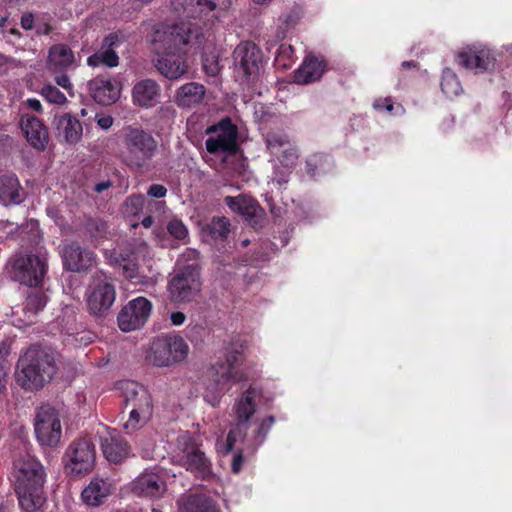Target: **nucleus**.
Wrapping results in <instances>:
<instances>
[{
    "label": "nucleus",
    "mask_w": 512,
    "mask_h": 512,
    "mask_svg": "<svg viewBox=\"0 0 512 512\" xmlns=\"http://www.w3.org/2000/svg\"><path fill=\"white\" fill-rule=\"evenodd\" d=\"M177 462L187 471L201 478L211 475V463L199 449L192 436L185 432L177 438Z\"/></svg>",
    "instance_id": "obj_11"
},
{
    "label": "nucleus",
    "mask_w": 512,
    "mask_h": 512,
    "mask_svg": "<svg viewBox=\"0 0 512 512\" xmlns=\"http://www.w3.org/2000/svg\"><path fill=\"white\" fill-rule=\"evenodd\" d=\"M141 224L145 228H150L153 224V218L151 216H147L142 220Z\"/></svg>",
    "instance_id": "obj_62"
},
{
    "label": "nucleus",
    "mask_w": 512,
    "mask_h": 512,
    "mask_svg": "<svg viewBox=\"0 0 512 512\" xmlns=\"http://www.w3.org/2000/svg\"><path fill=\"white\" fill-rule=\"evenodd\" d=\"M231 0H171L175 14L185 19H202L214 10H225Z\"/></svg>",
    "instance_id": "obj_18"
},
{
    "label": "nucleus",
    "mask_w": 512,
    "mask_h": 512,
    "mask_svg": "<svg viewBox=\"0 0 512 512\" xmlns=\"http://www.w3.org/2000/svg\"><path fill=\"white\" fill-rule=\"evenodd\" d=\"M121 265L123 275L129 279L133 284L143 283L142 277L138 275V267L132 261L123 260Z\"/></svg>",
    "instance_id": "obj_49"
},
{
    "label": "nucleus",
    "mask_w": 512,
    "mask_h": 512,
    "mask_svg": "<svg viewBox=\"0 0 512 512\" xmlns=\"http://www.w3.org/2000/svg\"><path fill=\"white\" fill-rule=\"evenodd\" d=\"M275 423V419L273 416H268L264 418L260 423L258 428L254 432V443L256 445H261L267 434L269 433L270 429L272 428L273 424Z\"/></svg>",
    "instance_id": "obj_46"
},
{
    "label": "nucleus",
    "mask_w": 512,
    "mask_h": 512,
    "mask_svg": "<svg viewBox=\"0 0 512 512\" xmlns=\"http://www.w3.org/2000/svg\"><path fill=\"white\" fill-rule=\"evenodd\" d=\"M206 96V88L198 82L181 85L175 92L174 102L183 109H191L201 105Z\"/></svg>",
    "instance_id": "obj_26"
},
{
    "label": "nucleus",
    "mask_w": 512,
    "mask_h": 512,
    "mask_svg": "<svg viewBox=\"0 0 512 512\" xmlns=\"http://www.w3.org/2000/svg\"><path fill=\"white\" fill-rule=\"evenodd\" d=\"M37 34L47 35L51 32L52 26L44 18L36 17L35 27Z\"/></svg>",
    "instance_id": "obj_53"
},
{
    "label": "nucleus",
    "mask_w": 512,
    "mask_h": 512,
    "mask_svg": "<svg viewBox=\"0 0 512 512\" xmlns=\"http://www.w3.org/2000/svg\"><path fill=\"white\" fill-rule=\"evenodd\" d=\"M23 200L22 188L14 175L0 176V202L5 206L17 205Z\"/></svg>",
    "instance_id": "obj_34"
},
{
    "label": "nucleus",
    "mask_w": 512,
    "mask_h": 512,
    "mask_svg": "<svg viewBox=\"0 0 512 512\" xmlns=\"http://www.w3.org/2000/svg\"><path fill=\"white\" fill-rule=\"evenodd\" d=\"M123 162L132 169H143L157 152L155 138L142 128L128 126L122 133Z\"/></svg>",
    "instance_id": "obj_4"
},
{
    "label": "nucleus",
    "mask_w": 512,
    "mask_h": 512,
    "mask_svg": "<svg viewBox=\"0 0 512 512\" xmlns=\"http://www.w3.org/2000/svg\"><path fill=\"white\" fill-rule=\"evenodd\" d=\"M267 147L272 155L278 158L279 163L284 170L276 166L272 183L281 188L289 180L291 170L297 164L299 154L296 146L286 135L271 133L266 138Z\"/></svg>",
    "instance_id": "obj_10"
},
{
    "label": "nucleus",
    "mask_w": 512,
    "mask_h": 512,
    "mask_svg": "<svg viewBox=\"0 0 512 512\" xmlns=\"http://www.w3.org/2000/svg\"><path fill=\"white\" fill-rule=\"evenodd\" d=\"M116 299L115 286L110 278L103 274H95L86 290L88 310L95 316H105Z\"/></svg>",
    "instance_id": "obj_13"
},
{
    "label": "nucleus",
    "mask_w": 512,
    "mask_h": 512,
    "mask_svg": "<svg viewBox=\"0 0 512 512\" xmlns=\"http://www.w3.org/2000/svg\"><path fill=\"white\" fill-rule=\"evenodd\" d=\"M168 233L177 240H185L188 237V229L185 224L177 218L171 219L167 223Z\"/></svg>",
    "instance_id": "obj_45"
},
{
    "label": "nucleus",
    "mask_w": 512,
    "mask_h": 512,
    "mask_svg": "<svg viewBox=\"0 0 512 512\" xmlns=\"http://www.w3.org/2000/svg\"><path fill=\"white\" fill-rule=\"evenodd\" d=\"M57 372L53 351L38 345L30 346L19 357L15 381L26 391H38L49 383Z\"/></svg>",
    "instance_id": "obj_1"
},
{
    "label": "nucleus",
    "mask_w": 512,
    "mask_h": 512,
    "mask_svg": "<svg viewBox=\"0 0 512 512\" xmlns=\"http://www.w3.org/2000/svg\"><path fill=\"white\" fill-rule=\"evenodd\" d=\"M41 95L52 104L63 105L66 103V96L55 86L46 85L41 90Z\"/></svg>",
    "instance_id": "obj_44"
},
{
    "label": "nucleus",
    "mask_w": 512,
    "mask_h": 512,
    "mask_svg": "<svg viewBox=\"0 0 512 512\" xmlns=\"http://www.w3.org/2000/svg\"><path fill=\"white\" fill-rule=\"evenodd\" d=\"M54 124L59 135L64 138L67 143L75 144L80 141L83 133L80 121L69 113L55 117Z\"/></svg>",
    "instance_id": "obj_33"
},
{
    "label": "nucleus",
    "mask_w": 512,
    "mask_h": 512,
    "mask_svg": "<svg viewBox=\"0 0 512 512\" xmlns=\"http://www.w3.org/2000/svg\"><path fill=\"white\" fill-rule=\"evenodd\" d=\"M60 255L64 267L72 272H83L91 269L96 265V254L82 247L79 243L69 241L63 243L60 248Z\"/></svg>",
    "instance_id": "obj_19"
},
{
    "label": "nucleus",
    "mask_w": 512,
    "mask_h": 512,
    "mask_svg": "<svg viewBox=\"0 0 512 512\" xmlns=\"http://www.w3.org/2000/svg\"><path fill=\"white\" fill-rule=\"evenodd\" d=\"M152 304L144 297H137L128 302L118 314V326L123 332H130L142 327L151 315Z\"/></svg>",
    "instance_id": "obj_17"
},
{
    "label": "nucleus",
    "mask_w": 512,
    "mask_h": 512,
    "mask_svg": "<svg viewBox=\"0 0 512 512\" xmlns=\"http://www.w3.org/2000/svg\"><path fill=\"white\" fill-rule=\"evenodd\" d=\"M8 355L9 347L4 343L0 344V391L5 388V380L9 369L7 363Z\"/></svg>",
    "instance_id": "obj_48"
},
{
    "label": "nucleus",
    "mask_w": 512,
    "mask_h": 512,
    "mask_svg": "<svg viewBox=\"0 0 512 512\" xmlns=\"http://www.w3.org/2000/svg\"><path fill=\"white\" fill-rule=\"evenodd\" d=\"M14 477L20 507L27 512L40 509L45 502V472L42 464L29 453L20 455L14 461Z\"/></svg>",
    "instance_id": "obj_2"
},
{
    "label": "nucleus",
    "mask_w": 512,
    "mask_h": 512,
    "mask_svg": "<svg viewBox=\"0 0 512 512\" xmlns=\"http://www.w3.org/2000/svg\"><path fill=\"white\" fill-rule=\"evenodd\" d=\"M441 89L448 97H454L462 92V86L457 75L450 68L443 70L441 79Z\"/></svg>",
    "instance_id": "obj_38"
},
{
    "label": "nucleus",
    "mask_w": 512,
    "mask_h": 512,
    "mask_svg": "<svg viewBox=\"0 0 512 512\" xmlns=\"http://www.w3.org/2000/svg\"><path fill=\"white\" fill-rule=\"evenodd\" d=\"M85 230L95 244H99L102 239L106 238L107 224L99 219H89L85 224Z\"/></svg>",
    "instance_id": "obj_41"
},
{
    "label": "nucleus",
    "mask_w": 512,
    "mask_h": 512,
    "mask_svg": "<svg viewBox=\"0 0 512 512\" xmlns=\"http://www.w3.org/2000/svg\"><path fill=\"white\" fill-rule=\"evenodd\" d=\"M11 60L0 53V68L7 65Z\"/></svg>",
    "instance_id": "obj_63"
},
{
    "label": "nucleus",
    "mask_w": 512,
    "mask_h": 512,
    "mask_svg": "<svg viewBox=\"0 0 512 512\" xmlns=\"http://www.w3.org/2000/svg\"><path fill=\"white\" fill-rule=\"evenodd\" d=\"M185 319H186L185 315L182 312H179V311L173 312L170 315L171 323L174 326L182 325L184 323Z\"/></svg>",
    "instance_id": "obj_58"
},
{
    "label": "nucleus",
    "mask_w": 512,
    "mask_h": 512,
    "mask_svg": "<svg viewBox=\"0 0 512 512\" xmlns=\"http://www.w3.org/2000/svg\"><path fill=\"white\" fill-rule=\"evenodd\" d=\"M131 489L136 495L154 498L165 492L166 485L157 472L145 470L132 482Z\"/></svg>",
    "instance_id": "obj_23"
},
{
    "label": "nucleus",
    "mask_w": 512,
    "mask_h": 512,
    "mask_svg": "<svg viewBox=\"0 0 512 512\" xmlns=\"http://www.w3.org/2000/svg\"><path fill=\"white\" fill-rule=\"evenodd\" d=\"M242 464H243V456H242V453L241 452H238L236 454H234L233 456V460H232V463H231V469L232 471L237 474L240 472L241 468H242Z\"/></svg>",
    "instance_id": "obj_55"
},
{
    "label": "nucleus",
    "mask_w": 512,
    "mask_h": 512,
    "mask_svg": "<svg viewBox=\"0 0 512 512\" xmlns=\"http://www.w3.org/2000/svg\"><path fill=\"white\" fill-rule=\"evenodd\" d=\"M167 194V189L165 186L161 184H153L147 190V195L153 198H163Z\"/></svg>",
    "instance_id": "obj_51"
},
{
    "label": "nucleus",
    "mask_w": 512,
    "mask_h": 512,
    "mask_svg": "<svg viewBox=\"0 0 512 512\" xmlns=\"http://www.w3.org/2000/svg\"><path fill=\"white\" fill-rule=\"evenodd\" d=\"M259 396L260 392L256 388L250 387L235 403L233 408L236 422L235 427L230 430L225 442L217 441L216 449L219 453L223 455L228 454L237 441L244 439L249 427V421L256 411V400Z\"/></svg>",
    "instance_id": "obj_7"
},
{
    "label": "nucleus",
    "mask_w": 512,
    "mask_h": 512,
    "mask_svg": "<svg viewBox=\"0 0 512 512\" xmlns=\"http://www.w3.org/2000/svg\"><path fill=\"white\" fill-rule=\"evenodd\" d=\"M66 468L76 475L92 471L95 464L94 445L86 440L79 439L70 444L66 451Z\"/></svg>",
    "instance_id": "obj_16"
},
{
    "label": "nucleus",
    "mask_w": 512,
    "mask_h": 512,
    "mask_svg": "<svg viewBox=\"0 0 512 512\" xmlns=\"http://www.w3.org/2000/svg\"><path fill=\"white\" fill-rule=\"evenodd\" d=\"M35 433L42 446H56L62 435L60 416L57 410L50 405L41 406L35 417Z\"/></svg>",
    "instance_id": "obj_15"
},
{
    "label": "nucleus",
    "mask_w": 512,
    "mask_h": 512,
    "mask_svg": "<svg viewBox=\"0 0 512 512\" xmlns=\"http://www.w3.org/2000/svg\"><path fill=\"white\" fill-rule=\"evenodd\" d=\"M185 255L176 262V273L169 281L168 289L174 302L182 303L192 300L200 291L199 269L195 261L184 265Z\"/></svg>",
    "instance_id": "obj_8"
},
{
    "label": "nucleus",
    "mask_w": 512,
    "mask_h": 512,
    "mask_svg": "<svg viewBox=\"0 0 512 512\" xmlns=\"http://www.w3.org/2000/svg\"><path fill=\"white\" fill-rule=\"evenodd\" d=\"M203 69L205 73L209 76H215L218 74L220 67L218 64V60L215 56L212 57H204L203 58Z\"/></svg>",
    "instance_id": "obj_50"
},
{
    "label": "nucleus",
    "mask_w": 512,
    "mask_h": 512,
    "mask_svg": "<svg viewBox=\"0 0 512 512\" xmlns=\"http://www.w3.org/2000/svg\"><path fill=\"white\" fill-rule=\"evenodd\" d=\"M36 18L30 12H25L21 16V26L25 30H31L35 27Z\"/></svg>",
    "instance_id": "obj_54"
},
{
    "label": "nucleus",
    "mask_w": 512,
    "mask_h": 512,
    "mask_svg": "<svg viewBox=\"0 0 512 512\" xmlns=\"http://www.w3.org/2000/svg\"><path fill=\"white\" fill-rule=\"evenodd\" d=\"M10 26V20L8 17H0V30L3 36H6V32Z\"/></svg>",
    "instance_id": "obj_59"
},
{
    "label": "nucleus",
    "mask_w": 512,
    "mask_h": 512,
    "mask_svg": "<svg viewBox=\"0 0 512 512\" xmlns=\"http://www.w3.org/2000/svg\"><path fill=\"white\" fill-rule=\"evenodd\" d=\"M295 60L294 48L290 44H281L277 54L276 62L284 68L290 67Z\"/></svg>",
    "instance_id": "obj_43"
},
{
    "label": "nucleus",
    "mask_w": 512,
    "mask_h": 512,
    "mask_svg": "<svg viewBox=\"0 0 512 512\" xmlns=\"http://www.w3.org/2000/svg\"><path fill=\"white\" fill-rule=\"evenodd\" d=\"M21 129L31 146L37 150L45 149L48 143V132L38 118L24 115L21 119Z\"/></svg>",
    "instance_id": "obj_29"
},
{
    "label": "nucleus",
    "mask_w": 512,
    "mask_h": 512,
    "mask_svg": "<svg viewBox=\"0 0 512 512\" xmlns=\"http://www.w3.org/2000/svg\"><path fill=\"white\" fill-rule=\"evenodd\" d=\"M325 67L326 63L323 59L314 55H309L297 69L295 73V82L302 85L315 82L322 77Z\"/></svg>",
    "instance_id": "obj_30"
},
{
    "label": "nucleus",
    "mask_w": 512,
    "mask_h": 512,
    "mask_svg": "<svg viewBox=\"0 0 512 512\" xmlns=\"http://www.w3.org/2000/svg\"><path fill=\"white\" fill-rule=\"evenodd\" d=\"M161 87L152 79L137 81L132 88V101L134 105L142 108H152L160 102Z\"/></svg>",
    "instance_id": "obj_24"
},
{
    "label": "nucleus",
    "mask_w": 512,
    "mask_h": 512,
    "mask_svg": "<svg viewBox=\"0 0 512 512\" xmlns=\"http://www.w3.org/2000/svg\"><path fill=\"white\" fill-rule=\"evenodd\" d=\"M384 108H385L388 112H392V110H393V104L390 102V100H389V99H386V100H385Z\"/></svg>",
    "instance_id": "obj_64"
},
{
    "label": "nucleus",
    "mask_w": 512,
    "mask_h": 512,
    "mask_svg": "<svg viewBox=\"0 0 512 512\" xmlns=\"http://www.w3.org/2000/svg\"><path fill=\"white\" fill-rule=\"evenodd\" d=\"M118 43V36L110 34L104 38L102 48L87 59V64L91 67H98L101 64L107 67H116L119 64V57L113 50V46Z\"/></svg>",
    "instance_id": "obj_31"
},
{
    "label": "nucleus",
    "mask_w": 512,
    "mask_h": 512,
    "mask_svg": "<svg viewBox=\"0 0 512 512\" xmlns=\"http://www.w3.org/2000/svg\"><path fill=\"white\" fill-rule=\"evenodd\" d=\"M205 133L209 135L205 141L206 149L211 154H234L238 149V129L229 118L218 124L209 126Z\"/></svg>",
    "instance_id": "obj_14"
},
{
    "label": "nucleus",
    "mask_w": 512,
    "mask_h": 512,
    "mask_svg": "<svg viewBox=\"0 0 512 512\" xmlns=\"http://www.w3.org/2000/svg\"><path fill=\"white\" fill-rule=\"evenodd\" d=\"M186 52H174L159 55L156 61L157 70L169 80H177L188 71V65L184 58Z\"/></svg>",
    "instance_id": "obj_25"
},
{
    "label": "nucleus",
    "mask_w": 512,
    "mask_h": 512,
    "mask_svg": "<svg viewBox=\"0 0 512 512\" xmlns=\"http://www.w3.org/2000/svg\"><path fill=\"white\" fill-rule=\"evenodd\" d=\"M179 512H218L214 502L200 495H190L179 504Z\"/></svg>",
    "instance_id": "obj_37"
},
{
    "label": "nucleus",
    "mask_w": 512,
    "mask_h": 512,
    "mask_svg": "<svg viewBox=\"0 0 512 512\" xmlns=\"http://www.w3.org/2000/svg\"><path fill=\"white\" fill-rule=\"evenodd\" d=\"M101 447L106 459L113 463H120L129 454L127 443L116 431L106 430L101 435Z\"/></svg>",
    "instance_id": "obj_27"
},
{
    "label": "nucleus",
    "mask_w": 512,
    "mask_h": 512,
    "mask_svg": "<svg viewBox=\"0 0 512 512\" xmlns=\"http://www.w3.org/2000/svg\"><path fill=\"white\" fill-rule=\"evenodd\" d=\"M115 490L113 482L106 478L94 477L82 491V499L89 506H98Z\"/></svg>",
    "instance_id": "obj_28"
},
{
    "label": "nucleus",
    "mask_w": 512,
    "mask_h": 512,
    "mask_svg": "<svg viewBox=\"0 0 512 512\" xmlns=\"http://www.w3.org/2000/svg\"><path fill=\"white\" fill-rule=\"evenodd\" d=\"M8 272L14 281L37 287L47 272V258L44 255L17 254L9 261Z\"/></svg>",
    "instance_id": "obj_9"
},
{
    "label": "nucleus",
    "mask_w": 512,
    "mask_h": 512,
    "mask_svg": "<svg viewBox=\"0 0 512 512\" xmlns=\"http://www.w3.org/2000/svg\"><path fill=\"white\" fill-rule=\"evenodd\" d=\"M206 38L198 22L181 21L168 25H157L154 29L151 46L157 55L174 52L198 51L204 47Z\"/></svg>",
    "instance_id": "obj_3"
},
{
    "label": "nucleus",
    "mask_w": 512,
    "mask_h": 512,
    "mask_svg": "<svg viewBox=\"0 0 512 512\" xmlns=\"http://www.w3.org/2000/svg\"><path fill=\"white\" fill-rule=\"evenodd\" d=\"M20 36L21 33L19 32V30L16 29L15 26L11 25L6 32V36H3V38L7 42L13 43L14 40L20 38Z\"/></svg>",
    "instance_id": "obj_56"
},
{
    "label": "nucleus",
    "mask_w": 512,
    "mask_h": 512,
    "mask_svg": "<svg viewBox=\"0 0 512 512\" xmlns=\"http://www.w3.org/2000/svg\"><path fill=\"white\" fill-rule=\"evenodd\" d=\"M123 412L128 418L123 424L127 433H133L144 427L152 417L153 404L148 390L142 385L127 381L123 384Z\"/></svg>",
    "instance_id": "obj_5"
},
{
    "label": "nucleus",
    "mask_w": 512,
    "mask_h": 512,
    "mask_svg": "<svg viewBox=\"0 0 512 512\" xmlns=\"http://www.w3.org/2000/svg\"><path fill=\"white\" fill-rule=\"evenodd\" d=\"M91 97L99 104L110 105L120 97V84L113 79L96 77L88 82Z\"/></svg>",
    "instance_id": "obj_22"
},
{
    "label": "nucleus",
    "mask_w": 512,
    "mask_h": 512,
    "mask_svg": "<svg viewBox=\"0 0 512 512\" xmlns=\"http://www.w3.org/2000/svg\"><path fill=\"white\" fill-rule=\"evenodd\" d=\"M307 173L311 177L328 172L330 168V160L328 156L323 154H314L306 161Z\"/></svg>",
    "instance_id": "obj_39"
},
{
    "label": "nucleus",
    "mask_w": 512,
    "mask_h": 512,
    "mask_svg": "<svg viewBox=\"0 0 512 512\" xmlns=\"http://www.w3.org/2000/svg\"><path fill=\"white\" fill-rule=\"evenodd\" d=\"M230 232V222L225 217H214L201 229V236L204 241L213 243L223 241Z\"/></svg>",
    "instance_id": "obj_36"
},
{
    "label": "nucleus",
    "mask_w": 512,
    "mask_h": 512,
    "mask_svg": "<svg viewBox=\"0 0 512 512\" xmlns=\"http://www.w3.org/2000/svg\"><path fill=\"white\" fill-rule=\"evenodd\" d=\"M300 18L299 13L296 10H290L281 14L278 18V31L277 38L283 39L285 37L286 31L293 28Z\"/></svg>",
    "instance_id": "obj_40"
},
{
    "label": "nucleus",
    "mask_w": 512,
    "mask_h": 512,
    "mask_svg": "<svg viewBox=\"0 0 512 512\" xmlns=\"http://www.w3.org/2000/svg\"><path fill=\"white\" fill-rule=\"evenodd\" d=\"M95 120L97 125L103 130L110 129L114 122L112 116L107 114H96Z\"/></svg>",
    "instance_id": "obj_52"
},
{
    "label": "nucleus",
    "mask_w": 512,
    "mask_h": 512,
    "mask_svg": "<svg viewBox=\"0 0 512 512\" xmlns=\"http://www.w3.org/2000/svg\"><path fill=\"white\" fill-rule=\"evenodd\" d=\"M55 81H56V83H57L60 87H62V88H64V89H66V90H68V91L72 88V84H71L70 79L68 78V76H67V75H64V74L59 75V76H57V77L55 78Z\"/></svg>",
    "instance_id": "obj_57"
},
{
    "label": "nucleus",
    "mask_w": 512,
    "mask_h": 512,
    "mask_svg": "<svg viewBox=\"0 0 512 512\" xmlns=\"http://www.w3.org/2000/svg\"><path fill=\"white\" fill-rule=\"evenodd\" d=\"M224 202L233 212L249 220L260 218L264 213L257 201L246 195L227 196L224 198Z\"/></svg>",
    "instance_id": "obj_32"
},
{
    "label": "nucleus",
    "mask_w": 512,
    "mask_h": 512,
    "mask_svg": "<svg viewBox=\"0 0 512 512\" xmlns=\"http://www.w3.org/2000/svg\"><path fill=\"white\" fill-rule=\"evenodd\" d=\"M457 61L467 70L484 73L494 67L495 57L489 48L483 45H471L458 52Z\"/></svg>",
    "instance_id": "obj_21"
},
{
    "label": "nucleus",
    "mask_w": 512,
    "mask_h": 512,
    "mask_svg": "<svg viewBox=\"0 0 512 512\" xmlns=\"http://www.w3.org/2000/svg\"><path fill=\"white\" fill-rule=\"evenodd\" d=\"M234 62L237 76L247 82L259 72L261 53L254 43L243 42L234 51Z\"/></svg>",
    "instance_id": "obj_20"
},
{
    "label": "nucleus",
    "mask_w": 512,
    "mask_h": 512,
    "mask_svg": "<svg viewBox=\"0 0 512 512\" xmlns=\"http://www.w3.org/2000/svg\"><path fill=\"white\" fill-rule=\"evenodd\" d=\"M188 351L189 347L182 337L161 336L152 342L149 359L155 366H170L184 360Z\"/></svg>",
    "instance_id": "obj_12"
},
{
    "label": "nucleus",
    "mask_w": 512,
    "mask_h": 512,
    "mask_svg": "<svg viewBox=\"0 0 512 512\" xmlns=\"http://www.w3.org/2000/svg\"><path fill=\"white\" fill-rule=\"evenodd\" d=\"M46 304L47 296L43 291L36 289L28 294L25 309L32 314H36L38 311L42 310Z\"/></svg>",
    "instance_id": "obj_42"
},
{
    "label": "nucleus",
    "mask_w": 512,
    "mask_h": 512,
    "mask_svg": "<svg viewBox=\"0 0 512 512\" xmlns=\"http://www.w3.org/2000/svg\"><path fill=\"white\" fill-rule=\"evenodd\" d=\"M239 362L238 353H231L224 362H217L209 369L204 391V400L207 403L216 406L231 385L243 379L238 368Z\"/></svg>",
    "instance_id": "obj_6"
},
{
    "label": "nucleus",
    "mask_w": 512,
    "mask_h": 512,
    "mask_svg": "<svg viewBox=\"0 0 512 512\" xmlns=\"http://www.w3.org/2000/svg\"><path fill=\"white\" fill-rule=\"evenodd\" d=\"M145 204V197L143 195H132L126 199L125 213L129 215H138L142 212Z\"/></svg>",
    "instance_id": "obj_47"
},
{
    "label": "nucleus",
    "mask_w": 512,
    "mask_h": 512,
    "mask_svg": "<svg viewBox=\"0 0 512 512\" xmlns=\"http://www.w3.org/2000/svg\"><path fill=\"white\" fill-rule=\"evenodd\" d=\"M74 65L72 50L63 44H57L50 48L48 55V67L53 71H62Z\"/></svg>",
    "instance_id": "obj_35"
},
{
    "label": "nucleus",
    "mask_w": 512,
    "mask_h": 512,
    "mask_svg": "<svg viewBox=\"0 0 512 512\" xmlns=\"http://www.w3.org/2000/svg\"><path fill=\"white\" fill-rule=\"evenodd\" d=\"M27 104H28L29 108H31L32 110H35V111L41 110V103L38 99H35V98L28 99Z\"/></svg>",
    "instance_id": "obj_61"
},
{
    "label": "nucleus",
    "mask_w": 512,
    "mask_h": 512,
    "mask_svg": "<svg viewBox=\"0 0 512 512\" xmlns=\"http://www.w3.org/2000/svg\"><path fill=\"white\" fill-rule=\"evenodd\" d=\"M111 186V182L110 181H101L99 183H97L94 187V190L97 192V193H101L105 190H107L109 187Z\"/></svg>",
    "instance_id": "obj_60"
}]
</instances>
